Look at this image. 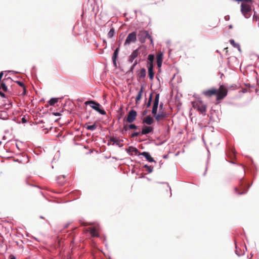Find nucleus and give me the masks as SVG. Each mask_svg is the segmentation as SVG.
Listing matches in <instances>:
<instances>
[{"label":"nucleus","mask_w":259,"mask_h":259,"mask_svg":"<svg viewBox=\"0 0 259 259\" xmlns=\"http://www.w3.org/2000/svg\"><path fill=\"white\" fill-rule=\"evenodd\" d=\"M193 107L202 114L205 113L206 111V106L201 100L193 102Z\"/></svg>","instance_id":"nucleus-1"},{"label":"nucleus","mask_w":259,"mask_h":259,"mask_svg":"<svg viewBox=\"0 0 259 259\" xmlns=\"http://www.w3.org/2000/svg\"><path fill=\"white\" fill-rule=\"evenodd\" d=\"M85 105H89L90 106L102 115H105L106 112L104 109L100 108V105L94 101H88L85 102Z\"/></svg>","instance_id":"nucleus-2"},{"label":"nucleus","mask_w":259,"mask_h":259,"mask_svg":"<svg viewBox=\"0 0 259 259\" xmlns=\"http://www.w3.org/2000/svg\"><path fill=\"white\" fill-rule=\"evenodd\" d=\"M228 91L227 89L223 85H220L218 90L217 89V100H220L224 99L227 95Z\"/></svg>","instance_id":"nucleus-3"},{"label":"nucleus","mask_w":259,"mask_h":259,"mask_svg":"<svg viewBox=\"0 0 259 259\" xmlns=\"http://www.w3.org/2000/svg\"><path fill=\"white\" fill-rule=\"evenodd\" d=\"M139 40L141 42H144L146 38L150 40L151 44H153V41L151 36L149 34L147 31H141L139 34Z\"/></svg>","instance_id":"nucleus-4"},{"label":"nucleus","mask_w":259,"mask_h":259,"mask_svg":"<svg viewBox=\"0 0 259 259\" xmlns=\"http://www.w3.org/2000/svg\"><path fill=\"white\" fill-rule=\"evenodd\" d=\"M137 116V113L135 110H130L125 119V121L128 123H132L134 122Z\"/></svg>","instance_id":"nucleus-5"},{"label":"nucleus","mask_w":259,"mask_h":259,"mask_svg":"<svg viewBox=\"0 0 259 259\" xmlns=\"http://www.w3.org/2000/svg\"><path fill=\"white\" fill-rule=\"evenodd\" d=\"M137 40V34L136 32H133L128 34L125 41L124 42V45H128L131 44L132 42H134Z\"/></svg>","instance_id":"nucleus-6"},{"label":"nucleus","mask_w":259,"mask_h":259,"mask_svg":"<svg viewBox=\"0 0 259 259\" xmlns=\"http://www.w3.org/2000/svg\"><path fill=\"white\" fill-rule=\"evenodd\" d=\"M159 94H156L154 101V104L152 108V113L154 115H156L157 113V108L159 104Z\"/></svg>","instance_id":"nucleus-7"},{"label":"nucleus","mask_w":259,"mask_h":259,"mask_svg":"<svg viewBox=\"0 0 259 259\" xmlns=\"http://www.w3.org/2000/svg\"><path fill=\"white\" fill-rule=\"evenodd\" d=\"M139 54V49L134 50L132 54L129 56L128 58V62L130 63H133L135 61V59L138 56Z\"/></svg>","instance_id":"nucleus-8"},{"label":"nucleus","mask_w":259,"mask_h":259,"mask_svg":"<svg viewBox=\"0 0 259 259\" xmlns=\"http://www.w3.org/2000/svg\"><path fill=\"white\" fill-rule=\"evenodd\" d=\"M216 93L217 89L214 88H212L210 90L204 91L202 92V94L207 97H210L212 95H215Z\"/></svg>","instance_id":"nucleus-9"},{"label":"nucleus","mask_w":259,"mask_h":259,"mask_svg":"<svg viewBox=\"0 0 259 259\" xmlns=\"http://www.w3.org/2000/svg\"><path fill=\"white\" fill-rule=\"evenodd\" d=\"M127 152L129 154H131L132 155H137L140 154L139 151L136 148H135L132 146H130L128 147V149H127Z\"/></svg>","instance_id":"nucleus-10"},{"label":"nucleus","mask_w":259,"mask_h":259,"mask_svg":"<svg viewBox=\"0 0 259 259\" xmlns=\"http://www.w3.org/2000/svg\"><path fill=\"white\" fill-rule=\"evenodd\" d=\"M147 67L148 69V74L149 78L151 80H153L154 76V72L153 71V65H147Z\"/></svg>","instance_id":"nucleus-11"},{"label":"nucleus","mask_w":259,"mask_h":259,"mask_svg":"<svg viewBox=\"0 0 259 259\" xmlns=\"http://www.w3.org/2000/svg\"><path fill=\"white\" fill-rule=\"evenodd\" d=\"M162 57L163 54L162 53L158 54L156 56V62L158 68H160L161 67L163 60Z\"/></svg>","instance_id":"nucleus-12"},{"label":"nucleus","mask_w":259,"mask_h":259,"mask_svg":"<svg viewBox=\"0 0 259 259\" xmlns=\"http://www.w3.org/2000/svg\"><path fill=\"white\" fill-rule=\"evenodd\" d=\"M140 154L143 155L146 159V160L147 161H148L149 162H155L154 159L151 157V156L148 152H143Z\"/></svg>","instance_id":"nucleus-13"},{"label":"nucleus","mask_w":259,"mask_h":259,"mask_svg":"<svg viewBox=\"0 0 259 259\" xmlns=\"http://www.w3.org/2000/svg\"><path fill=\"white\" fill-rule=\"evenodd\" d=\"M110 141L113 142V144H115L120 147L123 146L122 140L117 139V138L112 137L110 139Z\"/></svg>","instance_id":"nucleus-14"},{"label":"nucleus","mask_w":259,"mask_h":259,"mask_svg":"<svg viewBox=\"0 0 259 259\" xmlns=\"http://www.w3.org/2000/svg\"><path fill=\"white\" fill-rule=\"evenodd\" d=\"M153 127L151 126H146L143 128L141 132L142 135H146L153 131Z\"/></svg>","instance_id":"nucleus-15"},{"label":"nucleus","mask_w":259,"mask_h":259,"mask_svg":"<svg viewBox=\"0 0 259 259\" xmlns=\"http://www.w3.org/2000/svg\"><path fill=\"white\" fill-rule=\"evenodd\" d=\"M143 92V88H141L140 90V91L138 92V94L136 98V103L138 104V102L141 99L142 94Z\"/></svg>","instance_id":"nucleus-16"},{"label":"nucleus","mask_w":259,"mask_h":259,"mask_svg":"<svg viewBox=\"0 0 259 259\" xmlns=\"http://www.w3.org/2000/svg\"><path fill=\"white\" fill-rule=\"evenodd\" d=\"M153 121V118L150 116H146L144 119V122L149 125L152 124Z\"/></svg>","instance_id":"nucleus-17"},{"label":"nucleus","mask_w":259,"mask_h":259,"mask_svg":"<svg viewBox=\"0 0 259 259\" xmlns=\"http://www.w3.org/2000/svg\"><path fill=\"white\" fill-rule=\"evenodd\" d=\"M146 71L145 68H142L140 70L139 73H138V76L141 78H145L146 76Z\"/></svg>","instance_id":"nucleus-18"},{"label":"nucleus","mask_w":259,"mask_h":259,"mask_svg":"<svg viewBox=\"0 0 259 259\" xmlns=\"http://www.w3.org/2000/svg\"><path fill=\"white\" fill-rule=\"evenodd\" d=\"M5 80V79L0 81V89L2 90L4 92H7L8 88L4 82Z\"/></svg>","instance_id":"nucleus-19"},{"label":"nucleus","mask_w":259,"mask_h":259,"mask_svg":"<svg viewBox=\"0 0 259 259\" xmlns=\"http://www.w3.org/2000/svg\"><path fill=\"white\" fill-rule=\"evenodd\" d=\"M90 233L93 237H98L97 231L95 228H90Z\"/></svg>","instance_id":"nucleus-20"},{"label":"nucleus","mask_w":259,"mask_h":259,"mask_svg":"<svg viewBox=\"0 0 259 259\" xmlns=\"http://www.w3.org/2000/svg\"><path fill=\"white\" fill-rule=\"evenodd\" d=\"M229 42L231 45H232L234 48L238 49V50L240 51L241 49L239 44L236 43L234 39H230Z\"/></svg>","instance_id":"nucleus-21"},{"label":"nucleus","mask_w":259,"mask_h":259,"mask_svg":"<svg viewBox=\"0 0 259 259\" xmlns=\"http://www.w3.org/2000/svg\"><path fill=\"white\" fill-rule=\"evenodd\" d=\"M119 51V46L115 49L114 51L112 57V59H117L118 57V53Z\"/></svg>","instance_id":"nucleus-22"},{"label":"nucleus","mask_w":259,"mask_h":259,"mask_svg":"<svg viewBox=\"0 0 259 259\" xmlns=\"http://www.w3.org/2000/svg\"><path fill=\"white\" fill-rule=\"evenodd\" d=\"M119 51V46L115 49L114 51L112 57V59H117L118 57V53Z\"/></svg>","instance_id":"nucleus-23"},{"label":"nucleus","mask_w":259,"mask_h":259,"mask_svg":"<svg viewBox=\"0 0 259 259\" xmlns=\"http://www.w3.org/2000/svg\"><path fill=\"white\" fill-rule=\"evenodd\" d=\"M165 116V114L162 113H159L158 114L155 115V119L157 121H159L161 120L162 118L164 117Z\"/></svg>","instance_id":"nucleus-24"},{"label":"nucleus","mask_w":259,"mask_h":259,"mask_svg":"<svg viewBox=\"0 0 259 259\" xmlns=\"http://www.w3.org/2000/svg\"><path fill=\"white\" fill-rule=\"evenodd\" d=\"M154 59V56L152 54H150L148 56V62L147 63V65H150L153 64V62Z\"/></svg>","instance_id":"nucleus-25"},{"label":"nucleus","mask_w":259,"mask_h":259,"mask_svg":"<svg viewBox=\"0 0 259 259\" xmlns=\"http://www.w3.org/2000/svg\"><path fill=\"white\" fill-rule=\"evenodd\" d=\"M58 102V98H51L49 101V103L51 106H54L56 103Z\"/></svg>","instance_id":"nucleus-26"},{"label":"nucleus","mask_w":259,"mask_h":259,"mask_svg":"<svg viewBox=\"0 0 259 259\" xmlns=\"http://www.w3.org/2000/svg\"><path fill=\"white\" fill-rule=\"evenodd\" d=\"M253 20L257 22L258 26L259 27V14L254 12L253 16Z\"/></svg>","instance_id":"nucleus-27"},{"label":"nucleus","mask_w":259,"mask_h":259,"mask_svg":"<svg viewBox=\"0 0 259 259\" xmlns=\"http://www.w3.org/2000/svg\"><path fill=\"white\" fill-rule=\"evenodd\" d=\"M97 128V125L95 123L91 125H88L86 126V128L88 130L93 131L95 130Z\"/></svg>","instance_id":"nucleus-28"},{"label":"nucleus","mask_w":259,"mask_h":259,"mask_svg":"<svg viewBox=\"0 0 259 259\" xmlns=\"http://www.w3.org/2000/svg\"><path fill=\"white\" fill-rule=\"evenodd\" d=\"M133 64L131 66L130 69V71L133 72L135 66L137 65V64L139 63L137 60H135L134 62H133Z\"/></svg>","instance_id":"nucleus-29"},{"label":"nucleus","mask_w":259,"mask_h":259,"mask_svg":"<svg viewBox=\"0 0 259 259\" xmlns=\"http://www.w3.org/2000/svg\"><path fill=\"white\" fill-rule=\"evenodd\" d=\"M236 254L238 255V256H240L242 254H244V251L243 250V251H242L241 250L238 249L237 246H236Z\"/></svg>","instance_id":"nucleus-30"},{"label":"nucleus","mask_w":259,"mask_h":259,"mask_svg":"<svg viewBox=\"0 0 259 259\" xmlns=\"http://www.w3.org/2000/svg\"><path fill=\"white\" fill-rule=\"evenodd\" d=\"M144 167L146 168V170L148 173H151L153 171V167L152 166H149L146 164L144 165Z\"/></svg>","instance_id":"nucleus-31"},{"label":"nucleus","mask_w":259,"mask_h":259,"mask_svg":"<svg viewBox=\"0 0 259 259\" xmlns=\"http://www.w3.org/2000/svg\"><path fill=\"white\" fill-rule=\"evenodd\" d=\"M152 94H151L150 95V96H149V99H148V101L146 104V106L147 107H149L151 105V102H152Z\"/></svg>","instance_id":"nucleus-32"},{"label":"nucleus","mask_w":259,"mask_h":259,"mask_svg":"<svg viewBox=\"0 0 259 259\" xmlns=\"http://www.w3.org/2000/svg\"><path fill=\"white\" fill-rule=\"evenodd\" d=\"M131 123V124H128V128L130 130H136V129H137L138 126H137L135 124H133L132 123Z\"/></svg>","instance_id":"nucleus-33"},{"label":"nucleus","mask_w":259,"mask_h":259,"mask_svg":"<svg viewBox=\"0 0 259 259\" xmlns=\"http://www.w3.org/2000/svg\"><path fill=\"white\" fill-rule=\"evenodd\" d=\"M114 34V30L113 28H112L109 31L108 33V36L109 38H111L113 36Z\"/></svg>","instance_id":"nucleus-34"},{"label":"nucleus","mask_w":259,"mask_h":259,"mask_svg":"<svg viewBox=\"0 0 259 259\" xmlns=\"http://www.w3.org/2000/svg\"><path fill=\"white\" fill-rule=\"evenodd\" d=\"M128 124H125V123H123V130H122V132H123L124 131V132H127L128 130H130L128 128Z\"/></svg>","instance_id":"nucleus-35"},{"label":"nucleus","mask_w":259,"mask_h":259,"mask_svg":"<svg viewBox=\"0 0 259 259\" xmlns=\"http://www.w3.org/2000/svg\"><path fill=\"white\" fill-rule=\"evenodd\" d=\"M140 135V132H134L132 134L131 138H135L138 136Z\"/></svg>","instance_id":"nucleus-36"},{"label":"nucleus","mask_w":259,"mask_h":259,"mask_svg":"<svg viewBox=\"0 0 259 259\" xmlns=\"http://www.w3.org/2000/svg\"><path fill=\"white\" fill-rule=\"evenodd\" d=\"M16 83L18 84H19L20 87H23L24 89H25L24 84V83L22 82H21L20 81H17Z\"/></svg>","instance_id":"nucleus-37"},{"label":"nucleus","mask_w":259,"mask_h":259,"mask_svg":"<svg viewBox=\"0 0 259 259\" xmlns=\"http://www.w3.org/2000/svg\"><path fill=\"white\" fill-rule=\"evenodd\" d=\"M116 60L117 59H112L113 64L115 67L117 66Z\"/></svg>","instance_id":"nucleus-38"},{"label":"nucleus","mask_w":259,"mask_h":259,"mask_svg":"<svg viewBox=\"0 0 259 259\" xmlns=\"http://www.w3.org/2000/svg\"><path fill=\"white\" fill-rule=\"evenodd\" d=\"M3 75H4L3 72V71L1 72H0V81L2 80V78L3 76Z\"/></svg>","instance_id":"nucleus-39"},{"label":"nucleus","mask_w":259,"mask_h":259,"mask_svg":"<svg viewBox=\"0 0 259 259\" xmlns=\"http://www.w3.org/2000/svg\"><path fill=\"white\" fill-rule=\"evenodd\" d=\"M0 96L2 97H5V94L3 93V92H0Z\"/></svg>","instance_id":"nucleus-40"},{"label":"nucleus","mask_w":259,"mask_h":259,"mask_svg":"<svg viewBox=\"0 0 259 259\" xmlns=\"http://www.w3.org/2000/svg\"><path fill=\"white\" fill-rule=\"evenodd\" d=\"M235 191H236V192H238V189H237V188H235Z\"/></svg>","instance_id":"nucleus-41"},{"label":"nucleus","mask_w":259,"mask_h":259,"mask_svg":"<svg viewBox=\"0 0 259 259\" xmlns=\"http://www.w3.org/2000/svg\"><path fill=\"white\" fill-rule=\"evenodd\" d=\"M11 259H16L15 257L14 256H13L11 258Z\"/></svg>","instance_id":"nucleus-42"},{"label":"nucleus","mask_w":259,"mask_h":259,"mask_svg":"<svg viewBox=\"0 0 259 259\" xmlns=\"http://www.w3.org/2000/svg\"><path fill=\"white\" fill-rule=\"evenodd\" d=\"M162 104L161 103L160 105V107H162Z\"/></svg>","instance_id":"nucleus-43"},{"label":"nucleus","mask_w":259,"mask_h":259,"mask_svg":"<svg viewBox=\"0 0 259 259\" xmlns=\"http://www.w3.org/2000/svg\"><path fill=\"white\" fill-rule=\"evenodd\" d=\"M243 193H238L239 194H243Z\"/></svg>","instance_id":"nucleus-44"}]
</instances>
